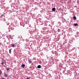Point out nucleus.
<instances>
[{
	"label": "nucleus",
	"instance_id": "2eb2a0df",
	"mask_svg": "<svg viewBox=\"0 0 79 79\" xmlns=\"http://www.w3.org/2000/svg\"><path fill=\"white\" fill-rule=\"evenodd\" d=\"M26 79H30V77H28Z\"/></svg>",
	"mask_w": 79,
	"mask_h": 79
},
{
	"label": "nucleus",
	"instance_id": "a211bd4d",
	"mask_svg": "<svg viewBox=\"0 0 79 79\" xmlns=\"http://www.w3.org/2000/svg\"><path fill=\"white\" fill-rule=\"evenodd\" d=\"M5 14V13H4V14Z\"/></svg>",
	"mask_w": 79,
	"mask_h": 79
},
{
	"label": "nucleus",
	"instance_id": "0eeeda50",
	"mask_svg": "<svg viewBox=\"0 0 79 79\" xmlns=\"http://www.w3.org/2000/svg\"><path fill=\"white\" fill-rule=\"evenodd\" d=\"M12 50V49H10L9 50V53H11V50Z\"/></svg>",
	"mask_w": 79,
	"mask_h": 79
},
{
	"label": "nucleus",
	"instance_id": "f257e3e1",
	"mask_svg": "<svg viewBox=\"0 0 79 79\" xmlns=\"http://www.w3.org/2000/svg\"><path fill=\"white\" fill-rule=\"evenodd\" d=\"M6 61L3 59L1 61V64H2V66H3V64H6Z\"/></svg>",
	"mask_w": 79,
	"mask_h": 79
},
{
	"label": "nucleus",
	"instance_id": "1a4fd4ad",
	"mask_svg": "<svg viewBox=\"0 0 79 79\" xmlns=\"http://www.w3.org/2000/svg\"><path fill=\"white\" fill-rule=\"evenodd\" d=\"M11 46L12 47H15V44H13Z\"/></svg>",
	"mask_w": 79,
	"mask_h": 79
},
{
	"label": "nucleus",
	"instance_id": "dca6fc26",
	"mask_svg": "<svg viewBox=\"0 0 79 79\" xmlns=\"http://www.w3.org/2000/svg\"><path fill=\"white\" fill-rule=\"evenodd\" d=\"M3 15H1V18L3 16Z\"/></svg>",
	"mask_w": 79,
	"mask_h": 79
},
{
	"label": "nucleus",
	"instance_id": "9d476101",
	"mask_svg": "<svg viewBox=\"0 0 79 79\" xmlns=\"http://www.w3.org/2000/svg\"><path fill=\"white\" fill-rule=\"evenodd\" d=\"M58 32H60V29H58Z\"/></svg>",
	"mask_w": 79,
	"mask_h": 79
},
{
	"label": "nucleus",
	"instance_id": "f03ea898",
	"mask_svg": "<svg viewBox=\"0 0 79 79\" xmlns=\"http://www.w3.org/2000/svg\"><path fill=\"white\" fill-rule=\"evenodd\" d=\"M52 11H55V8L54 7V8H52Z\"/></svg>",
	"mask_w": 79,
	"mask_h": 79
},
{
	"label": "nucleus",
	"instance_id": "7ed1b4c3",
	"mask_svg": "<svg viewBox=\"0 0 79 79\" xmlns=\"http://www.w3.org/2000/svg\"><path fill=\"white\" fill-rule=\"evenodd\" d=\"M28 61L29 64H31V62H32V61H31V60H28Z\"/></svg>",
	"mask_w": 79,
	"mask_h": 79
},
{
	"label": "nucleus",
	"instance_id": "f8f14e48",
	"mask_svg": "<svg viewBox=\"0 0 79 79\" xmlns=\"http://www.w3.org/2000/svg\"><path fill=\"white\" fill-rule=\"evenodd\" d=\"M74 26H77V23H75L74 24Z\"/></svg>",
	"mask_w": 79,
	"mask_h": 79
},
{
	"label": "nucleus",
	"instance_id": "39448f33",
	"mask_svg": "<svg viewBox=\"0 0 79 79\" xmlns=\"http://www.w3.org/2000/svg\"><path fill=\"white\" fill-rule=\"evenodd\" d=\"M21 67H22V68H24V67H25V65H24L23 64H22L21 65Z\"/></svg>",
	"mask_w": 79,
	"mask_h": 79
},
{
	"label": "nucleus",
	"instance_id": "4468645a",
	"mask_svg": "<svg viewBox=\"0 0 79 79\" xmlns=\"http://www.w3.org/2000/svg\"><path fill=\"white\" fill-rule=\"evenodd\" d=\"M61 8L60 7L59 8V10L60 11H61Z\"/></svg>",
	"mask_w": 79,
	"mask_h": 79
},
{
	"label": "nucleus",
	"instance_id": "ddd939ff",
	"mask_svg": "<svg viewBox=\"0 0 79 79\" xmlns=\"http://www.w3.org/2000/svg\"><path fill=\"white\" fill-rule=\"evenodd\" d=\"M6 70H7V71H9V70H10V68H8H8H6Z\"/></svg>",
	"mask_w": 79,
	"mask_h": 79
},
{
	"label": "nucleus",
	"instance_id": "f3484780",
	"mask_svg": "<svg viewBox=\"0 0 79 79\" xmlns=\"http://www.w3.org/2000/svg\"><path fill=\"white\" fill-rule=\"evenodd\" d=\"M2 79H5V78H4V77H2Z\"/></svg>",
	"mask_w": 79,
	"mask_h": 79
},
{
	"label": "nucleus",
	"instance_id": "6e6552de",
	"mask_svg": "<svg viewBox=\"0 0 79 79\" xmlns=\"http://www.w3.org/2000/svg\"><path fill=\"white\" fill-rule=\"evenodd\" d=\"M2 74V70L0 69V75Z\"/></svg>",
	"mask_w": 79,
	"mask_h": 79
},
{
	"label": "nucleus",
	"instance_id": "423d86ee",
	"mask_svg": "<svg viewBox=\"0 0 79 79\" xmlns=\"http://www.w3.org/2000/svg\"><path fill=\"white\" fill-rule=\"evenodd\" d=\"M73 18L74 20H76V16H73Z\"/></svg>",
	"mask_w": 79,
	"mask_h": 79
},
{
	"label": "nucleus",
	"instance_id": "20e7f679",
	"mask_svg": "<svg viewBox=\"0 0 79 79\" xmlns=\"http://www.w3.org/2000/svg\"><path fill=\"white\" fill-rule=\"evenodd\" d=\"M38 68H41V66L40 65H39L37 67Z\"/></svg>",
	"mask_w": 79,
	"mask_h": 79
},
{
	"label": "nucleus",
	"instance_id": "9b49d317",
	"mask_svg": "<svg viewBox=\"0 0 79 79\" xmlns=\"http://www.w3.org/2000/svg\"><path fill=\"white\" fill-rule=\"evenodd\" d=\"M4 76H5L6 77H7V75H6V74H5L4 75Z\"/></svg>",
	"mask_w": 79,
	"mask_h": 79
}]
</instances>
